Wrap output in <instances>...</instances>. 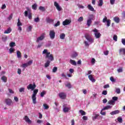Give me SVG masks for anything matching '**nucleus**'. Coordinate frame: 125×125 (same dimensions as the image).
Listing matches in <instances>:
<instances>
[{
  "mask_svg": "<svg viewBox=\"0 0 125 125\" xmlns=\"http://www.w3.org/2000/svg\"><path fill=\"white\" fill-rule=\"evenodd\" d=\"M42 54H46L45 58L46 59H48L44 63V67L47 68V67H49L50 62L54 60V57H53V55H52V54H50V52H47V49H44L42 52Z\"/></svg>",
  "mask_w": 125,
  "mask_h": 125,
  "instance_id": "obj_1",
  "label": "nucleus"
},
{
  "mask_svg": "<svg viewBox=\"0 0 125 125\" xmlns=\"http://www.w3.org/2000/svg\"><path fill=\"white\" fill-rule=\"evenodd\" d=\"M39 92V89H34L33 90V93L32 95L31 98L32 100V102L33 104H37V94Z\"/></svg>",
  "mask_w": 125,
  "mask_h": 125,
  "instance_id": "obj_2",
  "label": "nucleus"
},
{
  "mask_svg": "<svg viewBox=\"0 0 125 125\" xmlns=\"http://www.w3.org/2000/svg\"><path fill=\"white\" fill-rule=\"evenodd\" d=\"M92 32H94V33H95L94 35L96 39H99V38L101 37V34L98 32V30H97L96 28L92 30Z\"/></svg>",
  "mask_w": 125,
  "mask_h": 125,
  "instance_id": "obj_3",
  "label": "nucleus"
},
{
  "mask_svg": "<svg viewBox=\"0 0 125 125\" xmlns=\"http://www.w3.org/2000/svg\"><path fill=\"white\" fill-rule=\"evenodd\" d=\"M85 38L87 39V41L89 42H90L91 43H92L93 42V39L91 38L90 35L89 34L86 33L85 34Z\"/></svg>",
  "mask_w": 125,
  "mask_h": 125,
  "instance_id": "obj_4",
  "label": "nucleus"
},
{
  "mask_svg": "<svg viewBox=\"0 0 125 125\" xmlns=\"http://www.w3.org/2000/svg\"><path fill=\"white\" fill-rule=\"evenodd\" d=\"M36 87H37V85L35 83H34L33 84L30 83L27 86V88L28 89V90H30V89L31 90H34Z\"/></svg>",
  "mask_w": 125,
  "mask_h": 125,
  "instance_id": "obj_5",
  "label": "nucleus"
},
{
  "mask_svg": "<svg viewBox=\"0 0 125 125\" xmlns=\"http://www.w3.org/2000/svg\"><path fill=\"white\" fill-rule=\"evenodd\" d=\"M63 111L64 113H68L71 110V107H68V104H64L63 105Z\"/></svg>",
  "mask_w": 125,
  "mask_h": 125,
  "instance_id": "obj_6",
  "label": "nucleus"
},
{
  "mask_svg": "<svg viewBox=\"0 0 125 125\" xmlns=\"http://www.w3.org/2000/svg\"><path fill=\"white\" fill-rule=\"evenodd\" d=\"M55 31L54 30H50L49 33V36L51 40H54L55 38Z\"/></svg>",
  "mask_w": 125,
  "mask_h": 125,
  "instance_id": "obj_7",
  "label": "nucleus"
},
{
  "mask_svg": "<svg viewBox=\"0 0 125 125\" xmlns=\"http://www.w3.org/2000/svg\"><path fill=\"white\" fill-rule=\"evenodd\" d=\"M5 102L6 104V105H8V106H11L12 104H13V102L12 100L9 98L6 99L5 100Z\"/></svg>",
  "mask_w": 125,
  "mask_h": 125,
  "instance_id": "obj_8",
  "label": "nucleus"
},
{
  "mask_svg": "<svg viewBox=\"0 0 125 125\" xmlns=\"http://www.w3.org/2000/svg\"><path fill=\"white\" fill-rule=\"evenodd\" d=\"M45 33H42L40 37H38L36 40V42H39L40 41H42L44 39Z\"/></svg>",
  "mask_w": 125,
  "mask_h": 125,
  "instance_id": "obj_9",
  "label": "nucleus"
},
{
  "mask_svg": "<svg viewBox=\"0 0 125 125\" xmlns=\"http://www.w3.org/2000/svg\"><path fill=\"white\" fill-rule=\"evenodd\" d=\"M59 96L61 99H66L67 94L64 92H61L59 94Z\"/></svg>",
  "mask_w": 125,
  "mask_h": 125,
  "instance_id": "obj_10",
  "label": "nucleus"
},
{
  "mask_svg": "<svg viewBox=\"0 0 125 125\" xmlns=\"http://www.w3.org/2000/svg\"><path fill=\"white\" fill-rule=\"evenodd\" d=\"M71 22L72 21H71V20L66 19L62 22V25H63V26H66L67 25H69Z\"/></svg>",
  "mask_w": 125,
  "mask_h": 125,
  "instance_id": "obj_11",
  "label": "nucleus"
},
{
  "mask_svg": "<svg viewBox=\"0 0 125 125\" xmlns=\"http://www.w3.org/2000/svg\"><path fill=\"white\" fill-rule=\"evenodd\" d=\"M54 6H55L58 11H61L62 10V8L60 7L59 4H58L56 1L54 2Z\"/></svg>",
  "mask_w": 125,
  "mask_h": 125,
  "instance_id": "obj_12",
  "label": "nucleus"
},
{
  "mask_svg": "<svg viewBox=\"0 0 125 125\" xmlns=\"http://www.w3.org/2000/svg\"><path fill=\"white\" fill-rule=\"evenodd\" d=\"M119 54H120V55H122V54H123V55H125V48H122L120 49Z\"/></svg>",
  "mask_w": 125,
  "mask_h": 125,
  "instance_id": "obj_13",
  "label": "nucleus"
},
{
  "mask_svg": "<svg viewBox=\"0 0 125 125\" xmlns=\"http://www.w3.org/2000/svg\"><path fill=\"white\" fill-rule=\"evenodd\" d=\"M23 120H24L25 122L26 123H28V124H31V123H32V121H31V120H30V118H29V117H28V116H25L24 117Z\"/></svg>",
  "mask_w": 125,
  "mask_h": 125,
  "instance_id": "obj_14",
  "label": "nucleus"
},
{
  "mask_svg": "<svg viewBox=\"0 0 125 125\" xmlns=\"http://www.w3.org/2000/svg\"><path fill=\"white\" fill-rule=\"evenodd\" d=\"M91 23H92V19L89 18L88 20H87V26L88 27H90V25H91Z\"/></svg>",
  "mask_w": 125,
  "mask_h": 125,
  "instance_id": "obj_15",
  "label": "nucleus"
},
{
  "mask_svg": "<svg viewBox=\"0 0 125 125\" xmlns=\"http://www.w3.org/2000/svg\"><path fill=\"white\" fill-rule=\"evenodd\" d=\"M89 80L92 81V83H95V79L93 78L92 75L90 74L88 76Z\"/></svg>",
  "mask_w": 125,
  "mask_h": 125,
  "instance_id": "obj_16",
  "label": "nucleus"
},
{
  "mask_svg": "<svg viewBox=\"0 0 125 125\" xmlns=\"http://www.w3.org/2000/svg\"><path fill=\"white\" fill-rule=\"evenodd\" d=\"M117 114H120V110H114L110 112V115H117Z\"/></svg>",
  "mask_w": 125,
  "mask_h": 125,
  "instance_id": "obj_17",
  "label": "nucleus"
},
{
  "mask_svg": "<svg viewBox=\"0 0 125 125\" xmlns=\"http://www.w3.org/2000/svg\"><path fill=\"white\" fill-rule=\"evenodd\" d=\"M12 31V30L11 29V28L9 27L4 32V34H9L10 33H11Z\"/></svg>",
  "mask_w": 125,
  "mask_h": 125,
  "instance_id": "obj_18",
  "label": "nucleus"
},
{
  "mask_svg": "<svg viewBox=\"0 0 125 125\" xmlns=\"http://www.w3.org/2000/svg\"><path fill=\"white\" fill-rule=\"evenodd\" d=\"M70 63L72 65H73L74 66H77V62H76L75 61H74L73 60H70Z\"/></svg>",
  "mask_w": 125,
  "mask_h": 125,
  "instance_id": "obj_19",
  "label": "nucleus"
},
{
  "mask_svg": "<svg viewBox=\"0 0 125 125\" xmlns=\"http://www.w3.org/2000/svg\"><path fill=\"white\" fill-rule=\"evenodd\" d=\"M65 86L66 87H68L69 89L72 88V85L71 84V83L69 82H68L66 84H65Z\"/></svg>",
  "mask_w": 125,
  "mask_h": 125,
  "instance_id": "obj_20",
  "label": "nucleus"
},
{
  "mask_svg": "<svg viewBox=\"0 0 125 125\" xmlns=\"http://www.w3.org/2000/svg\"><path fill=\"white\" fill-rule=\"evenodd\" d=\"M1 80H2L4 83H6L7 82V77L3 76L1 78Z\"/></svg>",
  "mask_w": 125,
  "mask_h": 125,
  "instance_id": "obj_21",
  "label": "nucleus"
},
{
  "mask_svg": "<svg viewBox=\"0 0 125 125\" xmlns=\"http://www.w3.org/2000/svg\"><path fill=\"white\" fill-rule=\"evenodd\" d=\"M78 54L77 52H74L71 55V57H72V58H76V57H77V56H78Z\"/></svg>",
  "mask_w": 125,
  "mask_h": 125,
  "instance_id": "obj_22",
  "label": "nucleus"
},
{
  "mask_svg": "<svg viewBox=\"0 0 125 125\" xmlns=\"http://www.w3.org/2000/svg\"><path fill=\"white\" fill-rule=\"evenodd\" d=\"M65 37H66V35L64 33H62L60 35V38L61 40H64V39H65Z\"/></svg>",
  "mask_w": 125,
  "mask_h": 125,
  "instance_id": "obj_23",
  "label": "nucleus"
},
{
  "mask_svg": "<svg viewBox=\"0 0 125 125\" xmlns=\"http://www.w3.org/2000/svg\"><path fill=\"white\" fill-rule=\"evenodd\" d=\"M17 55L18 58H21V57H22V56L21 55V52H20V51H17Z\"/></svg>",
  "mask_w": 125,
  "mask_h": 125,
  "instance_id": "obj_24",
  "label": "nucleus"
},
{
  "mask_svg": "<svg viewBox=\"0 0 125 125\" xmlns=\"http://www.w3.org/2000/svg\"><path fill=\"white\" fill-rule=\"evenodd\" d=\"M114 20L116 23H119L120 22V18L119 17H115L114 18Z\"/></svg>",
  "mask_w": 125,
  "mask_h": 125,
  "instance_id": "obj_25",
  "label": "nucleus"
},
{
  "mask_svg": "<svg viewBox=\"0 0 125 125\" xmlns=\"http://www.w3.org/2000/svg\"><path fill=\"white\" fill-rule=\"evenodd\" d=\"M46 21L47 22V23H52V22H53V20L49 18H48L47 19H46Z\"/></svg>",
  "mask_w": 125,
  "mask_h": 125,
  "instance_id": "obj_26",
  "label": "nucleus"
},
{
  "mask_svg": "<svg viewBox=\"0 0 125 125\" xmlns=\"http://www.w3.org/2000/svg\"><path fill=\"white\" fill-rule=\"evenodd\" d=\"M112 107H113V106H111V105H107L106 106H105L104 107V108H103V110H108L109 109H111V108H112Z\"/></svg>",
  "mask_w": 125,
  "mask_h": 125,
  "instance_id": "obj_27",
  "label": "nucleus"
},
{
  "mask_svg": "<svg viewBox=\"0 0 125 125\" xmlns=\"http://www.w3.org/2000/svg\"><path fill=\"white\" fill-rule=\"evenodd\" d=\"M107 104H109V105H114L115 101L113 100H110L108 102Z\"/></svg>",
  "mask_w": 125,
  "mask_h": 125,
  "instance_id": "obj_28",
  "label": "nucleus"
},
{
  "mask_svg": "<svg viewBox=\"0 0 125 125\" xmlns=\"http://www.w3.org/2000/svg\"><path fill=\"white\" fill-rule=\"evenodd\" d=\"M88 8L91 11H94V8L91 6V5H88Z\"/></svg>",
  "mask_w": 125,
  "mask_h": 125,
  "instance_id": "obj_29",
  "label": "nucleus"
},
{
  "mask_svg": "<svg viewBox=\"0 0 125 125\" xmlns=\"http://www.w3.org/2000/svg\"><path fill=\"white\" fill-rule=\"evenodd\" d=\"M2 42H6V41H7V36L3 35L2 37Z\"/></svg>",
  "mask_w": 125,
  "mask_h": 125,
  "instance_id": "obj_30",
  "label": "nucleus"
},
{
  "mask_svg": "<svg viewBox=\"0 0 125 125\" xmlns=\"http://www.w3.org/2000/svg\"><path fill=\"white\" fill-rule=\"evenodd\" d=\"M17 26L18 27L20 26H22V22H21V21H20V19H18V22L17 24Z\"/></svg>",
  "mask_w": 125,
  "mask_h": 125,
  "instance_id": "obj_31",
  "label": "nucleus"
},
{
  "mask_svg": "<svg viewBox=\"0 0 125 125\" xmlns=\"http://www.w3.org/2000/svg\"><path fill=\"white\" fill-rule=\"evenodd\" d=\"M45 94H46V92L45 91H43L41 93L40 95L41 97H43V96H44Z\"/></svg>",
  "mask_w": 125,
  "mask_h": 125,
  "instance_id": "obj_32",
  "label": "nucleus"
},
{
  "mask_svg": "<svg viewBox=\"0 0 125 125\" xmlns=\"http://www.w3.org/2000/svg\"><path fill=\"white\" fill-rule=\"evenodd\" d=\"M39 9H40V10H41V11H45V8L42 6H40L39 7Z\"/></svg>",
  "mask_w": 125,
  "mask_h": 125,
  "instance_id": "obj_33",
  "label": "nucleus"
},
{
  "mask_svg": "<svg viewBox=\"0 0 125 125\" xmlns=\"http://www.w3.org/2000/svg\"><path fill=\"white\" fill-rule=\"evenodd\" d=\"M43 106L44 107V109L45 110H47V109H49V106L46 104H44Z\"/></svg>",
  "mask_w": 125,
  "mask_h": 125,
  "instance_id": "obj_34",
  "label": "nucleus"
},
{
  "mask_svg": "<svg viewBox=\"0 0 125 125\" xmlns=\"http://www.w3.org/2000/svg\"><path fill=\"white\" fill-rule=\"evenodd\" d=\"M32 9H34V10H37V3H34L32 6Z\"/></svg>",
  "mask_w": 125,
  "mask_h": 125,
  "instance_id": "obj_35",
  "label": "nucleus"
},
{
  "mask_svg": "<svg viewBox=\"0 0 125 125\" xmlns=\"http://www.w3.org/2000/svg\"><path fill=\"white\" fill-rule=\"evenodd\" d=\"M80 113L81 114L82 116H84L86 113L85 112H84V111L83 110H80L79 111Z\"/></svg>",
  "mask_w": 125,
  "mask_h": 125,
  "instance_id": "obj_36",
  "label": "nucleus"
},
{
  "mask_svg": "<svg viewBox=\"0 0 125 125\" xmlns=\"http://www.w3.org/2000/svg\"><path fill=\"white\" fill-rule=\"evenodd\" d=\"M117 121H118V122H119V123H120V124L123 123V118L118 117L117 118Z\"/></svg>",
  "mask_w": 125,
  "mask_h": 125,
  "instance_id": "obj_37",
  "label": "nucleus"
},
{
  "mask_svg": "<svg viewBox=\"0 0 125 125\" xmlns=\"http://www.w3.org/2000/svg\"><path fill=\"white\" fill-rule=\"evenodd\" d=\"M15 45H16L15 44V42H11V43H10V47H13L14 46H15Z\"/></svg>",
  "mask_w": 125,
  "mask_h": 125,
  "instance_id": "obj_38",
  "label": "nucleus"
},
{
  "mask_svg": "<svg viewBox=\"0 0 125 125\" xmlns=\"http://www.w3.org/2000/svg\"><path fill=\"white\" fill-rule=\"evenodd\" d=\"M99 6H102L103 5V0H99Z\"/></svg>",
  "mask_w": 125,
  "mask_h": 125,
  "instance_id": "obj_39",
  "label": "nucleus"
},
{
  "mask_svg": "<svg viewBox=\"0 0 125 125\" xmlns=\"http://www.w3.org/2000/svg\"><path fill=\"white\" fill-rule=\"evenodd\" d=\"M116 92L118 94H120V93H121V89L119 88H116Z\"/></svg>",
  "mask_w": 125,
  "mask_h": 125,
  "instance_id": "obj_40",
  "label": "nucleus"
},
{
  "mask_svg": "<svg viewBox=\"0 0 125 125\" xmlns=\"http://www.w3.org/2000/svg\"><path fill=\"white\" fill-rule=\"evenodd\" d=\"M106 23L107 27H110V25L111 24V21L110 20H107Z\"/></svg>",
  "mask_w": 125,
  "mask_h": 125,
  "instance_id": "obj_41",
  "label": "nucleus"
},
{
  "mask_svg": "<svg viewBox=\"0 0 125 125\" xmlns=\"http://www.w3.org/2000/svg\"><path fill=\"white\" fill-rule=\"evenodd\" d=\"M78 22H82V21H83V17H80L78 20Z\"/></svg>",
  "mask_w": 125,
  "mask_h": 125,
  "instance_id": "obj_42",
  "label": "nucleus"
},
{
  "mask_svg": "<svg viewBox=\"0 0 125 125\" xmlns=\"http://www.w3.org/2000/svg\"><path fill=\"white\" fill-rule=\"evenodd\" d=\"M108 93V92L107 91V90H104L103 91L102 94H103V95H107Z\"/></svg>",
  "mask_w": 125,
  "mask_h": 125,
  "instance_id": "obj_43",
  "label": "nucleus"
},
{
  "mask_svg": "<svg viewBox=\"0 0 125 125\" xmlns=\"http://www.w3.org/2000/svg\"><path fill=\"white\" fill-rule=\"evenodd\" d=\"M113 40L115 42H117V41H118V36L117 35H114L113 36Z\"/></svg>",
  "mask_w": 125,
  "mask_h": 125,
  "instance_id": "obj_44",
  "label": "nucleus"
},
{
  "mask_svg": "<svg viewBox=\"0 0 125 125\" xmlns=\"http://www.w3.org/2000/svg\"><path fill=\"white\" fill-rule=\"evenodd\" d=\"M58 26H60V21H58L56 23L54 24V27H58Z\"/></svg>",
  "mask_w": 125,
  "mask_h": 125,
  "instance_id": "obj_45",
  "label": "nucleus"
},
{
  "mask_svg": "<svg viewBox=\"0 0 125 125\" xmlns=\"http://www.w3.org/2000/svg\"><path fill=\"white\" fill-rule=\"evenodd\" d=\"M118 73H122L123 72V67H120L117 69Z\"/></svg>",
  "mask_w": 125,
  "mask_h": 125,
  "instance_id": "obj_46",
  "label": "nucleus"
},
{
  "mask_svg": "<svg viewBox=\"0 0 125 125\" xmlns=\"http://www.w3.org/2000/svg\"><path fill=\"white\" fill-rule=\"evenodd\" d=\"M28 64L27 63H23L21 65L22 68H26V67H28Z\"/></svg>",
  "mask_w": 125,
  "mask_h": 125,
  "instance_id": "obj_47",
  "label": "nucleus"
},
{
  "mask_svg": "<svg viewBox=\"0 0 125 125\" xmlns=\"http://www.w3.org/2000/svg\"><path fill=\"white\" fill-rule=\"evenodd\" d=\"M28 66H31L32 64H33V60L29 61L27 63Z\"/></svg>",
  "mask_w": 125,
  "mask_h": 125,
  "instance_id": "obj_48",
  "label": "nucleus"
},
{
  "mask_svg": "<svg viewBox=\"0 0 125 125\" xmlns=\"http://www.w3.org/2000/svg\"><path fill=\"white\" fill-rule=\"evenodd\" d=\"M103 111H104V110H103V109H102L101 111L100 114H102V116H105L106 115V112H103Z\"/></svg>",
  "mask_w": 125,
  "mask_h": 125,
  "instance_id": "obj_49",
  "label": "nucleus"
},
{
  "mask_svg": "<svg viewBox=\"0 0 125 125\" xmlns=\"http://www.w3.org/2000/svg\"><path fill=\"white\" fill-rule=\"evenodd\" d=\"M56 72H57V67L55 66L53 68V72L56 73Z\"/></svg>",
  "mask_w": 125,
  "mask_h": 125,
  "instance_id": "obj_50",
  "label": "nucleus"
},
{
  "mask_svg": "<svg viewBox=\"0 0 125 125\" xmlns=\"http://www.w3.org/2000/svg\"><path fill=\"white\" fill-rule=\"evenodd\" d=\"M110 80L111 82H112V83L116 82V80H115V79H114V77L112 76L110 78Z\"/></svg>",
  "mask_w": 125,
  "mask_h": 125,
  "instance_id": "obj_51",
  "label": "nucleus"
},
{
  "mask_svg": "<svg viewBox=\"0 0 125 125\" xmlns=\"http://www.w3.org/2000/svg\"><path fill=\"white\" fill-rule=\"evenodd\" d=\"M28 17L29 19H30V20H32V13H28Z\"/></svg>",
  "mask_w": 125,
  "mask_h": 125,
  "instance_id": "obj_52",
  "label": "nucleus"
},
{
  "mask_svg": "<svg viewBox=\"0 0 125 125\" xmlns=\"http://www.w3.org/2000/svg\"><path fill=\"white\" fill-rule=\"evenodd\" d=\"M98 117H99V114H95V116L93 117V119L96 120Z\"/></svg>",
  "mask_w": 125,
  "mask_h": 125,
  "instance_id": "obj_53",
  "label": "nucleus"
},
{
  "mask_svg": "<svg viewBox=\"0 0 125 125\" xmlns=\"http://www.w3.org/2000/svg\"><path fill=\"white\" fill-rule=\"evenodd\" d=\"M12 17H13V14H11L8 18V20H11V19H12Z\"/></svg>",
  "mask_w": 125,
  "mask_h": 125,
  "instance_id": "obj_54",
  "label": "nucleus"
},
{
  "mask_svg": "<svg viewBox=\"0 0 125 125\" xmlns=\"http://www.w3.org/2000/svg\"><path fill=\"white\" fill-rule=\"evenodd\" d=\"M34 21L36 22H40V18L37 17V18L34 19Z\"/></svg>",
  "mask_w": 125,
  "mask_h": 125,
  "instance_id": "obj_55",
  "label": "nucleus"
},
{
  "mask_svg": "<svg viewBox=\"0 0 125 125\" xmlns=\"http://www.w3.org/2000/svg\"><path fill=\"white\" fill-rule=\"evenodd\" d=\"M118 100V97H112V101H117Z\"/></svg>",
  "mask_w": 125,
  "mask_h": 125,
  "instance_id": "obj_56",
  "label": "nucleus"
},
{
  "mask_svg": "<svg viewBox=\"0 0 125 125\" xmlns=\"http://www.w3.org/2000/svg\"><path fill=\"white\" fill-rule=\"evenodd\" d=\"M115 1H116V0H110V4H115Z\"/></svg>",
  "mask_w": 125,
  "mask_h": 125,
  "instance_id": "obj_57",
  "label": "nucleus"
},
{
  "mask_svg": "<svg viewBox=\"0 0 125 125\" xmlns=\"http://www.w3.org/2000/svg\"><path fill=\"white\" fill-rule=\"evenodd\" d=\"M108 21V20L107 19V17H105L104 19L103 20V23H105V22H107Z\"/></svg>",
  "mask_w": 125,
  "mask_h": 125,
  "instance_id": "obj_58",
  "label": "nucleus"
},
{
  "mask_svg": "<svg viewBox=\"0 0 125 125\" xmlns=\"http://www.w3.org/2000/svg\"><path fill=\"white\" fill-rule=\"evenodd\" d=\"M24 90H25V88H24V87H21L19 89L20 92H23V91H24Z\"/></svg>",
  "mask_w": 125,
  "mask_h": 125,
  "instance_id": "obj_59",
  "label": "nucleus"
},
{
  "mask_svg": "<svg viewBox=\"0 0 125 125\" xmlns=\"http://www.w3.org/2000/svg\"><path fill=\"white\" fill-rule=\"evenodd\" d=\"M21 69H20V68H18V74H19V75H21Z\"/></svg>",
  "mask_w": 125,
  "mask_h": 125,
  "instance_id": "obj_60",
  "label": "nucleus"
},
{
  "mask_svg": "<svg viewBox=\"0 0 125 125\" xmlns=\"http://www.w3.org/2000/svg\"><path fill=\"white\" fill-rule=\"evenodd\" d=\"M83 120L84 121H87V116H83Z\"/></svg>",
  "mask_w": 125,
  "mask_h": 125,
  "instance_id": "obj_61",
  "label": "nucleus"
},
{
  "mask_svg": "<svg viewBox=\"0 0 125 125\" xmlns=\"http://www.w3.org/2000/svg\"><path fill=\"white\" fill-rule=\"evenodd\" d=\"M104 55H108L109 54V51L107 50L104 52Z\"/></svg>",
  "mask_w": 125,
  "mask_h": 125,
  "instance_id": "obj_62",
  "label": "nucleus"
},
{
  "mask_svg": "<svg viewBox=\"0 0 125 125\" xmlns=\"http://www.w3.org/2000/svg\"><path fill=\"white\" fill-rule=\"evenodd\" d=\"M10 53H12V52H14V49L12 48L9 49Z\"/></svg>",
  "mask_w": 125,
  "mask_h": 125,
  "instance_id": "obj_63",
  "label": "nucleus"
},
{
  "mask_svg": "<svg viewBox=\"0 0 125 125\" xmlns=\"http://www.w3.org/2000/svg\"><path fill=\"white\" fill-rule=\"evenodd\" d=\"M122 42L124 45H125V39H122Z\"/></svg>",
  "mask_w": 125,
  "mask_h": 125,
  "instance_id": "obj_64",
  "label": "nucleus"
}]
</instances>
